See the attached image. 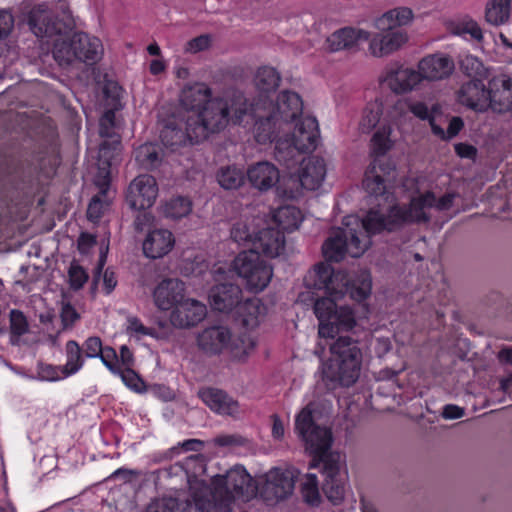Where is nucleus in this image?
Wrapping results in <instances>:
<instances>
[{"mask_svg": "<svg viewBox=\"0 0 512 512\" xmlns=\"http://www.w3.org/2000/svg\"><path fill=\"white\" fill-rule=\"evenodd\" d=\"M27 23L36 37L53 42V57L61 65L76 60L93 64L100 58V39L74 32L75 23L69 12H63V17L59 18L45 4H39L29 11Z\"/></svg>", "mask_w": 512, "mask_h": 512, "instance_id": "f257e3e1", "label": "nucleus"}, {"mask_svg": "<svg viewBox=\"0 0 512 512\" xmlns=\"http://www.w3.org/2000/svg\"><path fill=\"white\" fill-rule=\"evenodd\" d=\"M316 405L308 403L295 418V431L305 444L306 451L313 456L311 468L323 465L325 480L323 492L334 505L340 504L346 492L347 474L341 471V460L338 453L329 452L332 445L330 429L317 425L314 421Z\"/></svg>", "mask_w": 512, "mask_h": 512, "instance_id": "f03ea898", "label": "nucleus"}, {"mask_svg": "<svg viewBox=\"0 0 512 512\" xmlns=\"http://www.w3.org/2000/svg\"><path fill=\"white\" fill-rule=\"evenodd\" d=\"M303 109V101L296 92L283 90L278 95L276 103L271 99L260 96L252 103L246 99L243 102L233 103L230 112V122L241 125L247 122L246 118L254 121V138L257 143L265 145L277 142L281 132H285V126H290V121L295 120Z\"/></svg>", "mask_w": 512, "mask_h": 512, "instance_id": "7ed1b4c3", "label": "nucleus"}, {"mask_svg": "<svg viewBox=\"0 0 512 512\" xmlns=\"http://www.w3.org/2000/svg\"><path fill=\"white\" fill-rule=\"evenodd\" d=\"M356 322H319L318 335L330 341L331 357L324 376L342 386L353 385L360 376L362 352L349 333Z\"/></svg>", "mask_w": 512, "mask_h": 512, "instance_id": "20e7f679", "label": "nucleus"}, {"mask_svg": "<svg viewBox=\"0 0 512 512\" xmlns=\"http://www.w3.org/2000/svg\"><path fill=\"white\" fill-rule=\"evenodd\" d=\"M211 485L206 495L196 494V510L199 512H232L237 499L247 501L255 493L252 477L243 466H234L225 474L214 475Z\"/></svg>", "mask_w": 512, "mask_h": 512, "instance_id": "39448f33", "label": "nucleus"}, {"mask_svg": "<svg viewBox=\"0 0 512 512\" xmlns=\"http://www.w3.org/2000/svg\"><path fill=\"white\" fill-rule=\"evenodd\" d=\"M283 138H279L274 149L275 160L288 170H292L299 164L302 154L313 152L319 142L320 131L318 121L312 116H303V110L295 120L290 121V126H285Z\"/></svg>", "mask_w": 512, "mask_h": 512, "instance_id": "423d86ee", "label": "nucleus"}, {"mask_svg": "<svg viewBox=\"0 0 512 512\" xmlns=\"http://www.w3.org/2000/svg\"><path fill=\"white\" fill-rule=\"evenodd\" d=\"M226 106L221 102H213L200 115L198 121L187 118L185 130L172 124H167L161 130L160 139L164 146L174 150L187 142L200 143L212 133H218L225 129Z\"/></svg>", "mask_w": 512, "mask_h": 512, "instance_id": "0eeeda50", "label": "nucleus"}, {"mask_svg": "<svg viewBox=\"0 0 512 512\" xmlns=\"http://www.w3.org/2000/svg\"><path fill=\"white\" fill-rule=\"evenodd\" d=\"M233 268L253 292L264 290L273 276L272 266L256 250L240 252L233 261Z\"/></svg>", "mask_w": 512, "mask_h": 512, "instance_id": "6e6552de", "label": "nucleus"}, {"mask_svg": "<svg viewBox=\"0 0 512 512\" xmlns=\"http://www.w3.org/2000/svg\"><path fill=\"white\" fill-rule=\"evenodd\" d=\"M369 247L367 239L360 240L356 229L337 228L324 242L322 252L329 262H340L348 254L353 258L360 257Z\"/></svg>", "mask_w": 512, "mask_h": 512, "instance_id": "1a4fd4ad", "label": "nucleus"}, {"mask_svg": "<svg viewBox=\"0 0 512 512\" xmlns=\"http://www.w3.org/2000/svg\"><path fill=\"white\" fill-rule=\"evenodd\" d=\"M241 299L242 290L238 285L232 283L217 284L209 292V302L213 310L229 313L237 308L239 312L247 311L251 316V318H242L241 320H258L259 301L249 299L242 303Z\"/></svg>", "mask_w": 512, "mask_h": 512, "instance_id": "9d476101", "label": "nucleus"}, {"mask_svg": "<svg viewBox=\"0 0 512 512\" xmlns=\"http://www.w3.org/2000/svg\"><path fill=\"white\" fill-rule=\"evenodd\" d=\"M395 175L396 167L391 160L374 158L365 171L363 188L369 197L387 200L390 194L388 188L395 180Z\"/></svg>", "mask_w": 512, "mask_h": 512, "instance_id": "9b49d317", "label": "nucleus"}, {"mask_svg": "<svg viewBox=\"0 0 512 512\" xmlns=\"http://www.w3.org/2000/svg\"><path fill=\"white\" fill-rule=\"evenodd\" d=\"M213 102H221L225 104V127L230 123V112L233 103L230 104L227 100L216 97L212 98V90L205 83H195L183 88L180 94V104L188 111L195 112V115L189 116L193 121H198L202 112L210 106Z\"/></svg>", "mask_w": 512, "mask_h": 512, "instance_id": "f8f14e48", "label": "nucleus"}, {"mask_svg": "<svg viewBox=\"0 0 512 512\" xmlns=\"http://www.w3.org/2000/svg\"><path fill=\"white\" fill-rule=\"evenodd\" d=\"M294 485V470L274 468L266 474L262 494L266 501L278 502L292 494Z\"/></svg>", "mask_w": 512, "mask_h": 512, "instance_id": "ddd939ff", "label": "nucleus"}, {"mask_svg": "<svg viewBox=\"0 0 512 512\" xmlns=\"http://www.w3.org/2000/svg\"><path fill=\"white\" fill-rule=\"evenodd\" d=\"M158 195L156 179L151 175H139L129 185L126 199L131 208L146 210L153 206Z\"/></svg>", "mask_w": 512, "mask_h": 512, "instance_id": "4468645a", "label": "nucleus"}, {"mask_svg": "<svg viewBox=\"0 0 512 512\" xmlns=\"http://www.w3.org/2000/svg\"><path fill=\"white\" fill-rule=\"evenodd\" d=\"M344 279V271H335L330 264L319 263L304 277L308 289L323 290L330 296L337 295L338 285Z\"/></svg>", "mask_w": 512, "mask_h": 512, "instance_id": "2eb2a0df", "label": "nucleus"}, {"mask_svg": "<svg viewBox=\"0 0 512 512\" xmlns=\"http://www.w3.org/2000/svg\"><path fill=\"white\" fill-rule=\"evenodd\" d=\"M185 290V283L180 279H163L154 289V303L158 309L163 311L172 310L174 314L184 300Z\"/></svg>", "mask_w": 512, "mask_h": 512, "instance_id": "dca6fc26", "label": "nucleus"}, {"mask_svg": "<svg viewBox=\"0 0 512 512\" xmlns=\"http://www.w3.org/2000/svg\"><path fill=\"white\" fill-rule=\"evenodd\" d=\"M458 101L478 112H484L491 108L490 87H486L480 79H472L463 83L457 94Z\"/></svg>", "mask_w": 512, "mask_h": 512, "instance_id": "f3484780", "label": "nucleus"}, {"mask_svg": "<svg viewBox=\"0 0 512 512\" xmlns=\"http://www.w3.org/2000/svg\"><path fill=\"white\" fill-rule=\"evenodd\" d=\"M175 468H179L184 471L193 504L196 507V494L206 495V491L210 488L206 485L205 481L199 479L206 471V463L203 455H191L186 457L183 461L176 463Z\"/></svg>", "mask_w": 512, "mask_h": 512, "instance_id": "a211bd4d", "label": "nucleus"}, {"mask_svg": "<svg viewBox=\"0 0 512 512\" xmlns=\"http://www.w3.org/2000/svg\"><path fill=\"white\" fill-rule=\"evenodd\" d=\"M174 245L175 237L170 230L154 228L148 231L142 243V250L145 257L160 259L169 254Z\"/></svg>", "mask_w": 512, "mask_h": 512, "instance_id": "6ab92c4d", "label": "nucleus"}, {"mask_svg": "<svg viewBox=\"0 0 512 512\" xmlns=\"http://www.w3.org/2000/svg\"><path fill=\"white\" fill-rule=\"evenodd\" d=\"M285 248V235L277 228H263L255 231L254 239L249 250H256L259 256L274 258Z\"/></svg>", "mask_w": 512, "mask_h": 512, "instance_id": "aec40b11", "label": "nucleus"}, {"mask_svg": "<svg viewBox=\"0 0 512 512\" xmlns=\"http://www.w3.org/2000/svg\"><path fill=\"white\" fill-rule=\"evenodd\" d=\"M198 395L213 412L219 415L236 417L240 413L238 401L223 390L207 387L199 390Z\"/></svg>", "mask_w": 512, "mask_h": 512, "instance_id": "412c9836", "label": "nucleus"}, {"mask_svg": "<svg viewBox=\"0 0 512 512\" xmlns=\"http://www.w3.org/2000/svg\"><path fill=\"white\" fill-rule=\"evenodd\" d=\"M453 60L444 54H432L424 57L418 64L420 78L434 81L448 78L454 71Z\"/></svg>", "mask_w": 512, "mask_h": 512, "instance_id": "4be33fe9", "label": "nucleus"}, {"mask_svg": "<svg viewBox=\"0 0 512 512\" xmlns=\"http://www.w3.org/2000/svg\"><path fill=\"white\" fill-rule=\"evenodd\" d=\"M230 330L222 325H212L196 335L198 348L207 355L222 353L229 340Z\"/></svg>", "mask_w": 512, "mask_h": 512, "instance_id": "5701e85b", "label": "nucleus"}, {"mask_svg": "<svg viewBox=\"0 0 512 512\" xmlns=\"http://www.w3.org/2000/svg\"><path fill=\"white\" fill-rule=\"evenodd\" d=\"M339 289L336 297H343L349 295L354 301L361 303L365 301L371 294L372 279L369 272H361L355 277L351 278L347 272L344 271V279L338 285Z\"/></svg>", "mask_w": 512, "mask_h": 512, "instance_id": "b1692460", "label": "nucleus"}, {"mask_svg": "<svg viewBox=\"0 0 512 512\" xmlns=\"http://www.w3.org/2000/svg\"><path fill=\"white\" fill-rule=\"evenodd\" d=\"M301 170L298 175L300 185L310 191L317 190L326 176V164L322 157L311 156L308 159L301 157Z\"/></svg>", "mask_w": 512, "mask_h": 512, "instance_id": "393cba45", "label": "nucleus"}, {"mask_svg": "<svg viewBox=\"0 0 512 512\" xmlns=\"http://www.w3.org/2000/svg\"><path fill=\"white\" fill-rule=\"evenodd\" d=\"M384 81L394 93L403 94L419 84L421 78L419 72L414 69L392 65L387 69Z\"/></svg>", "mask_w": 512, "mask_h": 512, "instance_id": "a878e982", "label": "nucleus"}, {"mask_svg": "<svg viewBox=\"0 0 512 512\" xmlns=\"http://www.w3.org/2000/svg\"><path fill=\"white\" fill-rule=\"evenodd\" d=\"M247 324L248 322H242L236 330L230 331L224 351H227L233 359L244 360L255 348V339Z\"/></svg>", "mask_w": 512, "mask_h": 512, "instance_id": "bb28decb", "label": "nucleus"}, {"mask_svg": "<svg viewBox=\"0 0 512 512\" xmlns=\"http://www.w3.org/2000/svg\"><path fill=\"white\" fill-rule=\"evenodd\" d=\"M491 109L504 113L512 110V79L506 75L489 80Z\"/></svg>", "mask_w": 512, "mask_h": 512, "instance_id": "cd10ccee", "label": "nucleus"}, {"mask_svg": "<svg viewBox=\"0 0 512 512\" xmlns=\"http://www.w3.org/2000/svg\"><path fill=\"white\" fill-rule=\"evenodd\" d=\"M246 176L251 186L260 191H267L279 181L280 174L274 164L261 161L251 165Z\"/></svg>", "mask_w": 512, "mask_h": 512, "instance_id": "c85d7f7f", "label": "nucleus"}, {"mask_svg": "<svg viewBox=\"0 0 512 512\" xmlns=\"http://www.w3.org/2000/svg\"><path fill=\"white\" fill-rule=\"evenodd\" d=\"M384 30L385 33L377 34L370 41L369 49L375 57L388 55L399 49L407 41V34L401 29Z\"/></svg>", "mask_w": 512, "mask_h": 512, "instance_id": "c756f323", "label": "nucleus"}, {"mask_svg": "<svg viewBox=\"0 0 512 512\" xmlns=\"http://www.w3.org/2000/svg\"><path fill=\"white\" fill-rule=\"evenodd\" d=\"M341 297L330 296L315 300L313 310L317 320H355L350 307H342L338 311L336 300Z\"/></svg>", "mask_w": 512, "mask_h": 512, "instance_id": "7c9ffc66", "label": "nucleus"}, {"mask_svg": "<svg viewBox=\"0 0 512 512\" xmlns=\"http://www.w3.org/2000/svg\"><path fill=\"white\" fill-rule=\"evenodd\" d=\"M193 326V322H154L153 326L146 327L142 322H131L128 331L137 336L148 335L157 339H165L170 337L176 328L189 329Z\"/></svg>", "mask_w": 512, "mask_h": 512, "instance_id": "2f4dec72", "label": "nucleus"}, {"mask_svg": "<svg viewBox=\"0 0 512 512\" xmlns=\"http://www.w3.org/2000/svg\"><path fill=\"white\" fill-rule=\"evenodd\" d=\"M369 33L361 29L345 27L332 33L326 40L332 52L354 47L360 40H368Z\"/></svg>", "mask_w": 512, "mask_h": 512, "instance_id": "473e14b6", "label": "nucleus"}, {"mask_svg": "<svg viewBox=\"0 0 512 512\" xmlns=\"http://www.w3.org/2000/svg\"><path fill=\"white\" fill-rule=\"evenodd\" d=\"M302 220L301 210L292 205L282 206L273 213V221L276 223L277 229L283 233L297 230Z\"/></svg>", "mask_w": 512, "mask_h": 512, "instance_id": "72a5a7b5", "label": "nucleus"}, {"mask_svg": "<svg viewBox=\"0 0 512 512\" xmlns=\"http://www.w3.org/2000/svg\"><path fill=\"white\" fill-rule=\"evenodd\" d=\"M387 219L384 214L376 209H370L361 220V229H356L360 240L367 239L369 245L371 244L370 236L381 233L384 230L388 231Z\"/></svg>", "mask_w": 512, "mask_h": 512, "instance_id": "f704fd0d", "label": "nucleus"}, {"mask_svg": "<svg viewBox=\"0 0 512 512\" xmlns=\"http://www.w3.org/2000/svg\"><path fill=\"white\" fill-rule=\"evenodd\" d=\"M135 160L141 168L152 171L161 165L163 151L158 144L145 143L135 150Z\"/></svg>", "mask_w": 512, "mask_h": 512, "instance_id": "c9c22d12", "label": "nucleus"}, {"mask_svg": "<svg viewBox=\"0 0 512 512\" xmlns=\"http://www.w3.org/2000/svg\"><path fill=\"white\" fill-rule=\"evenodd\" d=\"M122 150L121 137L115 139H105L99 148L98 161L102 170H107L109 173L112 165L120 160Z\"/></svg>", "mask_w": 512, "mask_h": 512, "instance_id": "e433bc0d", "label": "nucleus"}, {"mask_svg": "<svg viewBox=\"0 0 512 512\" xmlns=\"http://www.w3.org/2000/svg\"><path fill=\"white\" fill-rule=\"evenodd\" d=\"M207 305L194 298H184L174 313L176 318L170 320H206Z\"/></svg>", "mask_w": 512, "mask_h": 512, "instance_id": "4c0bfd02", "label": "nucleus"}, {"mask_svg": "<svg viewBox=\"0 0 512 512\" xmlns=\"http://www.w3.org/2000/svg\"><path fill=\"white\" fill-rule=\"evenodd\" d=\"M413 18V12L410 8L400 7L389 10L376 20L378 29L395 28L408 24Z\"/></svg>", "mask_w": 512, "mask_h": 512, "instance_id": "58836bf2", "label": "nucleus"}, {"mask_svg": "<svg viewBox=\"0 0 512 512\" xmlns=\"http://www.w3.org/2000/svg\"><path fill=\"white\" fill-rule=\"evenodd\" d=\"M280 74L278 71L269 66L260 67L255 75V85L260 92V96L268 97V93L275 91L280 84Z\"/></svg>", "mask_w": 512, "mask_h": 512, "instance_id": "ea45409f", "label": "nucleus"}, {"mask_svg": "<svg viewBox=\"0 0 512 512\" xmlns=\"http://www.w3.org/2000/svg\"><path fill=\"white\" fill-rule=\"evenodd\" d=\"M192 200L187 196H175L163 205V214L166 218L181 219L192 211Z\"/></svg>", "mask_w": 512, "mask_h": 512, "instance_id": "a19ab883", "label": "nucleus"}, {"mask_svg": "<svg viewBox=\"0 0 512 512\" xmlns=\"http://www.w3.org/2000/svg\"><path fill=\"white\" fill-rule=\"evenodd\" d=\"M219 185L226 190L238 189L245 181V174L235 165L221 167L217 172Z\"/></svg>", "mask_w": 512, "mask_h": 512, "instance_id": "79ce46f5", "label": "nucleus"}, {"mask_svg": "<svg viewBox=\"0 0 512 512\" xmlns=\"http://www.w3.org/2000/svg\"><path fill=\"white\" fill-rule=\"evenodd\" d=\"M66 364L61 367V371L64 377H68L77 373L84 365V359L82 350L79 344L70 340L66 343Z\"/></svg>", "mask_w": 512, "mask_h": 512, "instance_id": "37998d69", "label": "nucleus"}, {"mask_svg": "<svg viewBox=\"0 0 512 512\" xmlns=\"http://www.w3.org/2000/svg\"><path fill=\"white\" fill-rule=\"evenodd\" d=\"M511 0H491L485 11L486 21L499 26L504 24L510 16Z\"/></svg>", "mask_w": 512, "mask_h": 512, "instance_id": "c03bdc74", "label": "nucleus"}, {"mask_svg": "<svg viewBox=\"0 0 512 512\" xmlns=\"http://www.w3.org/2000/svg\"><path fill=\"white\" fill-rule=\"evenodd\" d=\"M385 216L388 223V231H393L404 223L415 221V214L411 204L408 207L393 205Z\"/></svg>", "mask_w": 512, "mask_h": 512, "instance_id": "a18cd8bd", "label": "nucleus"}, {"mask_svg": "<svg viewBox=\"0 0 512 512\" xmlns=\"http://www.w3.org/2000/svg\"><path fill=\"white\" fill-rule=\"evenodd\" d=\"M390 135L391 128L387 126L379 128L373 134L371 138V153L375 158H381L392 148L393 143L390 139Z\"/></svg>", "mask_w": 512, "mask_h": 512, "instance_id": "49530a36", "label": "nucleus"}, {"mask_svg": "<svg viewBox=\"0 0 512 512\" xmlns=\"http://www.w3.org/2000/svg\"><path fill=\"white\" fill-rule=\"evenodd\" d=\"M15 19L9 10H0V57L9 51L10 35L14 29Z\"/></svg>", "mask_w": 512, "mask_h": 512, "instance_id": "de8ad7c7", "label": "nucleus"}, {"mask_svg": "<svg viewBox=\"0 0 512 512\" xmlns=\"http://www.w3.org/2000/svg\"><path fill=\"white\" fill-rule=\"evenodd\" d=\"M192 505L189 502L180 503L173 497H162L154 500L147 508V512H189Z\"/></svg>", "mask_w": 512, "mask_h": 512, "instance_id": "09e8293b", "label": "nucleus"}, {"mask_svg": "<svg viewBox=\"0 0 512 512\" xmlns=\"http://www.w3.org/2000/svg\"><path fill=\"white\" fill-rule=\"evenodd\" d=\"M303 500L309 505H318L321 497L318 487V479L315 474H307L301 483Z\"/></svg>", "mask_w": 512, "mask_h": 512, "instance_id": "8fccbe9b", "label": "nucleus"}, {"mask_svg": "<svg viewBox=\"0 0 512 512\" xmlns=\"http://www.w3.org/2000/svg\"><path fill=\"white\" fill-rule=\"evenodd\" d=\"M256 229L247 223V221H237L231 228V238L239 245L249 246L252 245Z\"/></svg>", "mask_w": 512, "mask_h": 512, "instance_id": "3c124183", "label": "nucleus"}, {"mask_svg": "<svg viewBox=\"0 0 512 512\" xmlns=\"http://www.w3.org/2000/svg\"><path fill=\"white\" fill-rule=\"evenodd\" d=\"M436 197L433 192H426L424 195H421L418 198H414L411 201L412 209L415 214V221L417 222H426L429 220V217L424 211L425 207H435Z\"/></svg>", "mask_w": 512, "mask_h": 512, "instance_id": "603ef678", "label": "nucleus"}, {"mask_svg": "<svg viewBox=\"0 0 512 512\" xmlns=\"http://www.w3.org/2000/svg\"><path fill=\"white\" fill-rule=\"evenodd\" d=\"M116 128V114L113 109L106 110L99 121V134L104 139H115L120 137L115 132Z\"/></svg>", "mask_w": 512, "mask_h": 512, "instance_id": "864d4df0", "label": "nucleus"}, {"mask_svg": "<svg viewBox=\"0 0 512 512\" xmlns=\"http://www.w3.org/2000/svg\"><path fill=\"white\" fill-rule=\"evenodd\" d=\"M114 374L119 375L124 384L135 392L142 393L146 391L143 380L136 374L132 367H120L119 372Z\"/></svg>", "mask_w": 512, "mask_h": 512, "instance_id": "5fc2aeb1", "label": "nucleus"}, {"mask_svg": "<svg viewBox=\"0 0 512 512\" xmlns=\"http://www.w3.org/2000/svg\"><path fill=\"white\" fill-rule=\"evenodd\" d=\"M68 278L70 287L78 290L88 281L89 276L87 271L74 260L70 264Z\"/></svg>", "mask_w": 512, "mask_h": 512, "instance_id": "6e6d98bb", "label": "nucleus"}, {"mask_svg": "<svg viewBox=\"0 0 512 512\" xmlns=\"http://www.w3.org/2000/svg\"><path fill=\"white\" fill-rule=\"evenodd\" d=\"M461 69L467 76L477 79L483 74L484 66L477 57L468 55L461 61Z\"/></svg>", "mask_w": 512, "mask_h": 512, "instance_id": "4d7b16f0", "label": "nucleus"}, {"mask_svg": "<svg viewBox=\"0 0 512 512\" xmlns=\"http://www.w3.org/2000/svg\"><path fill=\"white\" fill-rule=\"evenodd\" d=\"M408 110L411 112L416 118L422 121H429L434 114L437 112L438 108L436 105L432 107L430 110L426 103L422 101L411 102L408 104Z\"/></svg>", "mask_w": 512, "mask_h": 512, "instance_id": "13d9d810", "label": "nucleus"}, {"mask_svg": "<svg viewBox=\"0 0 512 512\" xmlns=\"http://www.w3.org/2000/svg\"><path fill=\"white\" fill-rule=\"evenodd\" d=\"M102 363L111 371L113 374L119 372L121 367L119 364V358L116 351L112 347H103V352L99 355Z\"/></svg>", "mask_w": 512, "mask_h": 512, "instance_id": "bf43d9fd", "label": "nucleus"}, {"mask_svg": "<svg viewBox=\"0 0 512 512\" xmlns=\"http://www.w3.org/2000/svg\"><path fill=\"white\" fill-rule=\"evenodd\" d=\"M105 210V203L102 201L101 197L96 195L94 196L87 208V218L92 222L99 221Z\"/></svg>", "mask_w": 512, "mask_h": 512, "instance_id": "052dcab7", "label": "nucleus"}, {"mask_svg": "<svg viewBox=\"0 0 512 512\" xmlns=\"http://www.w3.org/2000/svg\"><path fill=\"white\" fill-rule=\"evenodd\" d=\"M87 358H98L103 352L102 341L99 337H89L83 344Z\"/></svg>", "mask_w": 512, "mask_h": 512, "instance_id": "680f3d73", "label": "nucleus"}, {"mask_svg": "<svg viewBox=\"0 0 512 512\" xmlns=\"http://www.w3.org/2000/svg\"><path fill=\"white\" fill-rule=\"evenodd\" d=\"M96 243L97 240L93 234L82 232L77 240V249L80 254L87 255Z\"/></svg>", "mask_w": 512, "mask_h": 512, "instance_id": "e2e57ef3", "label": "nucleus"}, {"mask_svg": "<svg viewBox=\"0 0 512 512\" xmlns=\"http://www.w3.org/2000/svg\"><path fill=\"white\" fill-rule=\"evenodd\" d=\"M211 43L208 35H200L187 43V50L191 53H198L209 48Z\"/></svg>", "mask_w": 512, "mask_h": 512, "instance_id": "0e129e2a", "label": "nucleus"}, {"mask_svg": "<svg viewBox=\"0 0 512 512\" xmlns=\"http://www.w3.org/2000/svg\"><path fill=\"white\" fill-rule=\"evenodd\" d=\"M460 32L469 34L475 40H481L483 33L480 26L474 20H467L460 24Z\"/></svg>", "mask_w": 512, "mask_h": 512, "instance_id": "69168bd1", "label": "nucleus"}, {"mask_svg": "<svg viewBox=\"0 0 512 512\" xmlns=\"http://www.w3.org/2000/svg\"><path fill=\"white\" fill-rule=\"evenodd\" d=\"M380 117H381V111L379 108L377 110H373V109H370L369 107H367L364 110V115L362 117L361 125L363 127H366L367 129H372L378 124Z\"/></svg>", "mask_w": 512, "mask_h": 512, "instance_id": "338daca9", "label": "nucleus"}, {"mask_svg": "<svg viewBox=\"0 0 512 512\" xmlns=\"http://www.w3.org/2000/svg\"><path fill=\"white\" fill-rule=\"evenodd\" d=\"M454 150L460 158L474 159L477 155V149L468 143H457L454 145Z\"/></svg>", "mask_w": 512, "mask_h": 512, "instance_id": "774afa93", "label": "nucleus"}]
</instances>
